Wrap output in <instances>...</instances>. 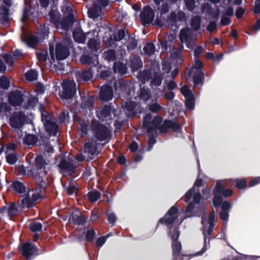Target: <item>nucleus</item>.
<instances>
[{
    "label": "nucleus",
    "mask_w": 260,
    "mask_h": 260,
    "mask_svg": "<svg viewBox=\"0 0 260 260\" xmlns=\"http://www.w3.org/2000/svg\"><path fill=\"white\" fill-rule=\"evenodd\" d=\"M13 186L15 190L19 193H23L25 190L24 185L19 181L14 182Z\"/></svg>",
    "instance_id": "nucleus-49"
},
{
    "label": "nucleus",
    "mask_w": 260,
    "mask_h": 260,
    "mask_svg": "<svg viewBox=\"0 0 260 260\" xmlns=\"http://www.w3.org/2000/svg\"><path fill=\"white\" fill-rule=\"evenodd\" d=\"M50 21L54 24L56 29L67 31L72 27L74 21L72 14L69 15L61 20H59V13L57 11L52 10L49 13Z\"/></svg>",
    "instance_id": "nucleus-5"
},
{
    "label": "nucleus",
    "mask_w": 260,
    "mask_h": 260,
    "mask_svg": "<svg viewBox=\"0 0 260 260\" xmlns=\"http://www.w3.org/2000/svg\"><path fill=\"white\" fill-rule=\"evenodd\" d=\"M0 20L4 22L8 20V9L0 2Z\"/></svg>",
    "instance_id": "nucleus-38"
},
{
    "label": "nucleus",
    "mask_w": 260,
    "mask_h": 260,
    "mask_svg": "<svg viewBox=\"0 0 260 260\" xmlns=\"http://www.w3.org/2000/svg\"><path fill=\"white\" fill-rule=\"evenodd\" d=\"M88 35L91 36L88 42V46L92 51H96L98 50L99 46V39H98V33L94 30L91 32H88Z\"/></svg>",
    "instance_id": "nucleus-25"
},
{
    "label": "nucleus",
    "mask_w": 260,
    "mask_h": 260,
    "mask_svg": "<svg viewBox=\"0 0 260 260\" xmlns=\"http://www.w3.org/2000/svg\"><path fill=\"white\" fill-rule=\"evenodd\" d=\"M6 160L8 163L13 165L16 162L17 156L14 153H6Z\"/></svg>",
    "instance_id": "nucleus-50"
},
{
    "label": "nucleus",
    "mask_w": 260,
    "mask_h": 260,
    "mask_svg": "<svg viewBox=\"0 0 260 260\" xmlns=\"http://www.w3.org/2000/svg\"><path fill=\"white\" fill-rule=\"evenodd\" d=\"M46 165L43 156L40 155L36 157L35 166L29 170L30 172L29 174L34 177L39 187L27 191L26 197L18 205L21 211H23L25 208L32 207L35 201L44 198L46 185L45 176L46 174L45 170Z\"/></svg>",
    "instance_id": "nucleus-1"
},
{
    "label": "nucleus",
    "mask_w": 260,
    "mask_h": 260,
    "mask_svg": "<svg viewBox=\"0 0 260 260\" xmlns=\"http://www.w3.org/2000/svg\"><path fill=\"white\" fill-rule=\"evenodd\" d=\"M142 66L140 58L138 57H133L131 60V68L133 70H137Z\"/></svg>",
    "instance_id": "nucleus-42"
},
{
    "label": "nucleus",
    "mask_w": 260,
    "mask_h": 260,
    "mask_svg": "<svg viewBox=\"0 0 260 260\" xmlns=\"http://www.w3.org/2000/svg\"><path fill=\"white\" fill-rule=\"evenodd\" d=\"M22 31L21 36L22 41L25 42L28 46L30 47H34L41 40L47 38L49 33V27L46 25L43 26L41 32L39 34V37L27 34L23 30Z\"/></svg>",
    "instance_id": "nucleus-8"
},
{
    "label": "nucleus",
    "mask_w": 260,
    "mask_h": 260,
    "mask_svg": "<svg viewBox=\"0 0 260 260\" xmlns=\"http://www.w3.org/2000/svg\"><path fill=\"white\" fill-rule=\"evenodd\" d=\"M162 82V77L160 75H155L151 81V85L156 86L160 85Z\"/></svg>",
    "instance_id": "nucleus-56"
},
{
    "label": "nucleus",
    "mask_w": 260,
    "mask_h": 260,
    "mask_svg": "<svg viewBox=\"0 0 260 260\" xmlns=\"http://www.w3.org/2000/svg\"><path fill=\"white\" fill-rule=\"evenodd\" d=\"M193 209H194V204L192 203H189L185 210L186 216L182 217L179 213L178 208L173 206L159 220L161 223L170 228V236L172 241L174 260H177L182 248L181 243L177 241L180 236L178 226L182 223L184 218L194 215L191 212Z\"/></svg>",
    "instance_id": "nucleus-2"
},
{
    "label": "nucleus",
    "mask_w": 260,
    "mask_h": 260,
    "mask_svg": "<svg viewBox=\"0 0 260 260\" xmlns=\"http://www.w3.org/2000/svg\"><path fill=\"white\" fill-rule=\"evenodd\" d=\"M231 204L230 203L225 201L223 202L221 205V211L220 213L221 219L224 221H227L229 218L228 211L230 209Z\"/></svg>",
    "instance_id": "nucleus-31"
},
{
    "label": "nucleus",
    "mask_w": 260,
    "mask_h": 260,
    "mask_svg": "<svg viewBox=\"0 0 260 260\" xmlns=\"http://www.w3.org/2000/svg\"><path fill=\"white\" fill-rule=\"evenodd\" d=\"M62 90L59 96L62 100L72 98L76 92V85L74 80H65L61 83Z\"/></svg>",
    "instance_id": "nucleus-9"
},
{
    "label": "nucleus",
    "mask_w": 260,
    "mask_h": 260,
    "mask_svg": "<svg viewBox=\"0 0 260 260\" xmlns=\"http://www.w3.org/2000/svg\"><path fill=\"white\" fill-rule=\"evenodd\" d=\"M97 148L98 144L96 142L92 139H90L85 144L84 151L85 153H87L88 155H98V152Z\"/></svg>",
    "instance_id": "nucleus-27"
},
{
    "label": "nucleus",
    "mask_w": 260,
    "mask_h": 260,
    "mask_svg": "<svg viewBox=\"0 0 260 260\" xmlns=\"http://www.w3.org/2000/svg\"><path fill=\"white\" fill-rule=\"evenodd\" d=\"M149 109L152 112H157L162 109L161 106L157 103H155L148 105Z\"/></svg>",
    "instance_id": "nucleus-57"
},
{
    "label": "nucleus",
    "mask_w": 260,
    "mask_h": 260,
    "mask_svg": "<svg viewBox=\"0 0 260 260\" xmlns=\"http://www.w3.org/2000/svg\"><path fill=\"white\" fill-rule=\"evenodd\" d=\"M185 14L182 11H178L177 12H172L169 18V21L172 22L177 21H181L185 19Z\"/></svg>",
    "instance_id": "nucleus-32"
},
{
    "label": "nucleus",
    "mask_w": 260,
    "mask_h": 260,
    "mask_svg": "<svg viewBox=\"0 0 260 260\" xmlns=\"http://www.w3.org/2000/svg\"><path fill=\"white\" fill-rule=\"evenodd\" d=\"M117 112V110H113L110 106H106L99 109L97 111V116L101 120L105 121L109 125L116 116Z\"/></svg>",
    "instance_id": "nucleus-11"
},
{
    "label": "nucleus",
    "mask_w": 260,
    "mask_h": 260,
    "mask_svg": "<svg viewBox=\"0 0 260 260\" xmlns=\"http://www.w3.org/2000/svg\"><path fill=\"white\" fill-rule=\"evenodd\" d=\"M63 187L67 188V192L70 195L76 194L78 187L75 182L70 181L63 185Z\"/></svg>",
    "instance_id": "nucleus-34"
},
{
    "label": "nucleus",
    "mask_w": 260,
    "mask_h": 260,
    "mask_svg": "<svg viewBox=\"0 0 260 260\" xmlns=\"http://www.w3.org/2000/svg\"><path fill=\"white\" fill-rule=\"evenodd\" d=\"M106 215L109 223H111L112 225L114 224L117 219L115 214L112 211H108Z\"/></svg>",
    "instance_id": "nucleus-55"
},
{
    "label": "nucleus",
    "mask_w": 260,
    "mask_h": 260,
    "mask_svg": "<svg viewBox=\"0 0 260 260\" xmlns=\"http://www.w3.org/2000/svg\"><path fill=\"white\" fill-rule=\"evenodd\" d=\"M25 120V116L23 113L20 112H16L10 118V124L13 128H18L24 124Z\"/></svg>",
    "instance_id": "nucleus-21"
},
{
    "label": "nucleus",
    "mask_w": 260,
    "mask_h": 260,
    "mask_svg": "<svg viewBox=\"0 0 260 260\" xmlns=\"http://www.w3.org/2000/svg\"><path fill=\"white\" fill-rule=\"evenodd\" d=\"M8 102L14 107H19L23 102L21 92L18 90L11 92L9 94Z\"/></svg>",
    "instance_id": "nucleus-22"
},
{
    "label": "nucleus",
    "mask_w": 260,
    "mask_h": 260,
    "mask_svg": "<svg viewBox=\"0 0 260 260\" xmlns=\"http://www.w3.org/2000/svg\"><path fill=\"white\" fill-rule=\"evenodd\" d=\"M82 102L81 104V107L83 109L89 108L91 106L92 103V99L91 96H87L82 98Z\"/></svg>",
    "instance_id": "nucleus-45"
},
{
    "label": "nucleus",
    "mask_w": 260,
    "mask_h": 260,
    "mask_svg": "<svg viewBox=\"0 0 260 260\" xmlns=\"http://www.w3.org/2000/svg\"><path fill=\"white\" fill-rule=\"evenodd\" d=\"M92 76V74L90 71H81L77 73L76 78L77 81L79 82L82 81H86L89 80Z\"/></svg>",
    "instance_id": "nucleus-35"
},
{
    "label": "nucleus",
    "mask_w": 260,
    "mask_h": 260,
    "mask_svg": "<svg viewBox=\"0 0 260 260\" xmlns=\"http://www.w3.org/2000/svg\"><path fill=\"white\" fill-rule=\"evenodd\" d=\"M73 118L75 122L78 123L81 135L82 136L85 135L87 131V121L85 119L80 118L76 114L74 115Z\"/></svg>",
    "instance_id": "nucleus-30"
},
{
    "label": "nucleus",
    "mask_w": 260,
    "mask_h": 260,
    "mask_svg": "<svg viewBox=\"0 0 260 260\" xmlns=\"http://www.w3.org/2000/svg\"><path fill=\"white\" fill-rule=\"evenodd\" d=\"M108 237L109 236L107 235L106 236H103L98 239L96 241V245L98 247L102 246L106 242Z\"/></svg>",
    "instance_id": "nucleus-62"
},
{
    "label": "nucleus",
    "mask_w": 260,
    "mask_h": 260,
    "mask_svg": "<svg viewBox=\"0 0 260 260\" xmlns=\"http://www.w3.org/2000/svg\"><path fill=\"white\" fill-rule=\"evenodd\" d=\"M20 251L22 255L28 259H31L34 255L39 254L38 252V249L30 242H27L22 245Z\"/></svg>",
    "instance_id": "nucleus-20"
},
{
    "label": "nucleus",
    "mask_w": 260,
    "mask_h": 260,
    "mask_svg": "<svg viewBox=\"0 0 260 260\" xmlns=\"http://www.w3.org/2000/svg\"><path fill=\"white\" fill-rule=\"evenodd\" d=\"M37 141V137L33 135H27L25 136L23 140L24 144L27 145H34Z\"/></svg>",
    "instance_id": "nucleus-41"
},
{
    "label": "nucleus",
    "mask_w": 260,
    "mask_h": 260,
    "mask_svg": "<svg viewBox=\"0 0 260 260\" xmlns=\"http://www.w3.org/2000/svg\"><path fill=\"white\" fill-rule=\"evenodd\" d=\"M73 157L70 156L69 158V162L66 160L62 159L58 164V167L60 169V172L63 175L67 174L71 175L74 172L75 166H74Z\"/></svg>",
    "instance_id": "nucleus-17"
},
{
    "label": "nucleus",
    "mask_w": 260,
    "mask_h": 260,
    "mask_svg": "<svg viewBox=\"0 0 260 260\" xmlns=\"http://www.w3.org/2000/svg\"><path fill=\"white\" fill-rule=\"evenodd\" d=\"M171 69V66L169 62H164L162 64V72L163 74L168 73Z\"/></svg>",
    "instance_id": "nucleus-64"
},
{
    "label": "nucleus",
    "mask_w": 260,
    "mask_h": 260,
    "mask_svg": "<svg viewBox=\"0 0 260 260\" xmlns=\"http://www.w3.org/2000/svg\"><path fill=\"white\" fill-rule=\"evenodd\" d=\"M151 119V115L150 114H146L143 119L144 128L148 134V151L152 149L153 145L156 143L154 136L156 135L159 124L162 122V118L160 116H156L152 121Z\"/></svg>",
    "instance_id": "nucleus-3"
},
{
    "label": "nucleus",
    "mask_w": 260,
    "mask_h": 260,
    "mask_svg": "<svg viewBox=\"0 0 260 260\" xmlns=\"http://www.w3.org/2000/svg\"><path fill=\"white\" fill-rule=\"evenodd\" d=\"M137 107V105L129 99H127L125 104L122 105V109L128 116H133L136 113L138 110V109H136Z\"/></svg>",
    "instance_id": "nucleus-24"
},
{
    "label": "nucleus",
    "mask_w": 260,
    "mask_h": 260,
    "mask_svg": "<svg viewBox=\"0 0 260 260\" xmlns=\"http://www.w3.org/2000/svg\"><path fill=\"white\" fill-rule=\"evenodd\" d=\"M105 58L108 61H113L116 58V54L114 50H109L104 53Z\"/></svg>",
    "instance_id": "nucleus-51"
},
{
    "label": "nucleus",
    "mask_w": 260,
    "mask_h": 260,
    "mask_svg": "<svg viewBox=\"0 0 260 260\" xmlns=\"http://www.w3.org/2000/svg\"><path fill=\"white\" fill-rule=\"evenodd\" d=\"M10 86V82L5 76L0 77V87L4 89H8Z\"/></svg>",
    "instance_id": "nucleus-53"
},
{
    "label": "nucleus",
    "mask_w": 260,
    "mask_h": 260,
    "mask_svg": "<svg viewBox=\"0 0 260 260\" xmlns=\"http://www.w3.org/2000/svg\"><path fill=\"white\" fill-rule=\"evenodd\" d=\"M168 128H171L173 132L176 134L177 136H179L181 133L180 124L171 120L165 121L162 125H160V123H159L158 129L161 133H166L167 132Z\"/></svg>",
    "instance_id": "nucleus-16"
},
{
    "label": "nucleus",
    "mask_w": 260,
    "mask_h": 260,
    "mask_svg": "<svg viewBox=\"0 0 260 260\" xmlns=\"http://www.w3.org/2000/svg\"><path fill=\"white\" fill-rule=\"evenodd\" d=\"M203 63L196 59L194 66L192 67L191 73L193 74V80L195 86L201 85L204 79V73L202 71Z\"/></svg>",
    "instance_id": "nucleus-13"
},
{
    "label": "nucleus",
    "mask_w": 260,
    "mask_h": 260,
    "mask_svg": "<svg viewBox=\"0 0 260 260\" xmlns=\"http://www.w3.org/2000/svg\"><path fill=\"white\" fill-rule=\"evenodd\" d=\"M88 131H90L95 138L99 141L107 139L110 135L109 128L103 124L100 123L96 120H92Z\"/></svg>",
    "instance_id": "nucleus-7"
},
{
    "label": "nucleus",
    "mask_w": 260,
    "mask_h": 260,
    "mask_svg": "<svg viewBox=\"0 0 260 260\" xmlns=\"http://www.w3.org/2000/svg\"><path fill=\"white\" fill-rule=\"evenodd\" d=\"M87 34L83 32L81 28H76L73 32V36L75 41L79 44H84L85 42Z\"/></svg>",
    "instance_id": "nucleus-28"
},
{
    "label": "nucleus",
    "mask_w": 260,
    "mask_h": 260,
    "mask_svg": "<svg viewBox=\"0 0 260 260\" xmlns=\"http://www.w3.org/2000/svg\"><path fill=\"white\" fill-rule=\"evenodd\" d=\"M114 71L115 73H119L121 75L125 74L126 73V67L125 64L120 62H117L114 64Z\"/></svg>",
    "instance_id": "nucleus-36"
},
{
    "label": "nucleus",
    "mask_w": 260,
    "mask_h": 260,
    "mask_svg": "<svg viewBox=\"0 0 260 260\" xmlns=\"http://www.w3.org/2000/svg\"><path fill=\"white\" fill-rule=\"evenodd\" d=\"M69 119V113L68 111H63L60 114V121L64 123L68 122Z\"/></svg>",
    "instance_id": "nucleus-59"
},
{
    "label": "nucleus",
    "mask_w": 260,
    "mask_h": 260,
    "mask_svg": "<svg viewBox=\"0 0 260 260\" xmlns=\"http://www.w3.org/2000/svg\"><path fill=\"white\" fill-rule=\"evenodd\" d=\"M38 103V99L34 96H30L28 100L27 105L25 106L24 108L26 110H31L37 106Z\"/></svg>",
    "instance_id": "nucleus-40"
},
{
    "label": "nucleus",
    "mask_w": 260,
    "mask_h": 260,
    "mask_svg": "<svg viewBox=\"0 0 260 260\" xmlns=\"http://www.w3.org/2000/svg\"><path fill=\"white\" fill-rule=\"evenodd\" d=\"M201 174H199L198 178L194 182L193 186L185 194L184 201L186 202H188L193 196V202L195 204H198L200 200L202 199L201 194L199 192L198 189H196L197 187L200 186L202 183V180L201 178Z\"/></svg>",
    "instance_id": "nucleus-12"
},
{
    "label": "nucleus",
    "mask_w": 260,
    "mask_h": 260,
    "mask_svg": "<svg viewBox=\"0 0 260 260\" xmlns=\"http://www.w3.org/2000/svg\"><path fill=\"white\" fill-rule=\"evenodd\" d=\"M42 225L39 222H34L30 224L29 229L32 232H37L41 230Z\"/></svg>",
    "instance_id": "nucleus-54"
},
{
    "label": "nucleus",
    "mask_w": 260,
    "mask_h": 260,
    "mask_svg": "<svg viewBox=\"0 0 260 260\" xmlns=\"http://www.w3.org/2000/svg\"><path fill=\"white\" fill-rule=\"evenodd\" d=\"M3 58L9 66H12L14 62V58L12 56L7 54H4Z\"/></svg>",
    "instance_id": "nucleus-61"
},
{
    "label": "nucleus",
    "mask_w": 260,
    "mask_h": 260,
    "mask_svg": "<svg viewBox=\"0 0 260 260\" xmlns=\"http://www.w3.org/2000/svg\"><path fill=\"white\" fill-rule=\"evenodd\" d=\"M140 98L141 100L146 102L149 100L151 97L150 93L147 88H145V86L142 87L140 85V92L139 94Z\"/></svg>",
    "instance_id": "nucleus-37"
},
{
    "label": "nucleus",
    "mask_w": 260,
    "mask_h": 260,
    "mask_svg": "<svg viewBox=\"0 0 260 260\" xmlns=\"http://www.w3.org/2000/svg\"><path fill=\"white\" fill-rule=\"evenodd\" d=\"M50 54L51 59L55 60V58L58 60H61L67 58L70 55L68 48L62 43L57 44L56 46L55 56L53 53V50L50 48Z\"/></svg>",
    "instance_id": "nucleus-14"
},
{
    "label": "nucleus",
    "mask_w": 260,
    "mask_h": 260,
    "mask_svg": "<svg viewBox=\"0 0 260 260\" xmlns=\"http://www.w3.org/2000/svg\"><path fill=\"white\" fill-rule=\"evenodd\" d=\"M70 220L74 222L77 224H82L85 222L86 219L83 216H78L77 215H73L70 217Z\"/></svg>",
    "instance_id": "nucleus-46"
},
{
    "label": "nucleus",
    "mask_w": 260,
    "mask_h": 260,
    "mask_svg": "<svg viewBox=\"0 0 260 260\" xmlns=\"http://www.w3.org/2000/svg\"><path fill=\"white\" fill-rule=\"evenodd\" d=\"M125 36V31L123 29L119 30L117 34L114 37V40L116 41L121 40Z\"/></svg>",
    "instance_id": "nucleus-63"
},
{
    "label": "nucleus",
    "mask_w": 260,
    "mask_h": 260,
    "mask_svg": "<svg viewBox=\"0 0 260 260\" xmlns=\"http://www.w3.org/2000/svg\"><path fill=\"white\" fill-rule=\"evenodd\" d=\"M201 17L199 16H195L192 18L191 25L196 30H199L200 28Z\"/></svg>",
    "instance_id": "nucleus-43"
},
{
    "label": "nucleus",
    "mask_w": 260,
    "mask_h": 260,
    "mask_svg": "<svg viewBox=\"0 0 260 260\" xmlns=\"http://www.w3.org/2000/svg\"><path fill=\"white\" fill-rule=\"evenodd\" d=\"M38 76V73L34 70L28 71L25 73V78L28 81H34L37 79Z\"/></svg>",
    "instance_id": "nucleus-44"
},
{
    "label": "nucleus",
    "mask_w": 260,
    "mask_h": 260,
    "mask_svg": "<svg viewBox=\"0 0 260 260\" xmlns=\"http://www.w3.org/2000/svg\"><path fill=\"white\" fill-rule=\"evenodd\" d=\"M88 14L90 18L94 19L102 14V9L95 4L92 8L88 9Z\"/></svg>",
    "instance_id": "nucleus-33"
},
{
    "label": "nucleus",
    "mask_w": 260,
    "mask_h": 260,
    "mask_svg": "<svg viewBox=\"0 0 260 260\" xmlns=\"http://www.w3.org/2000/svg\"><path fill=\"white\" fill-rule=\"evenodd\" d=\"M101 194L96 190H93L88 193L89 200L91 202L96 201L100 197Z\"/></svg>",
    "instance_id": "nucleus-47"
},
{
    "label": "nucleus",
    "mask_w": 260,
    "mask_h": 260,
    "mask_svg": "<svg viewBox=\"0 0 260 260\" xmlns=\"http://www.w3.org/2000/svg\"><path fill=\"white\" fill-rule=\"evenodd\" d=\"M227 185L228 181L226 180H219L216 182L213 191L214 194L213 204L215 207L220 205L222 202L223 198L220 196L227 198L232 195L233 191L231 189H225Z\"/></svg>",
    "instance_id": "nucleus-6"
},
{
    "label": "nucleus",
    "mask_w": 260,
    "mask_h": 260,
    "mask_svg": "<svg viewBox=\"0 0 260 260\" xmlns=\"http://www.w3.org/2000/svg\"><path fill=\"white\" fill-rule=\"evenodd\" d=\"M40 109L41 113L42 121L47 132L50 135H56L58 131V126L55 122V119L50 115H45L42 111L41 107Z\"/></svg>",
    "instance_id": "nucleus-10"
},
{
    "label": "nucleus",
    "mask_w": 260,
    "mask_h": 260,
    "mask_svg": "<svg viewBox=\"0 0 260 260\" xmlns=\"http://www.w3.org/2000/svg\"><path fill=\"white\" fill-rule=\"evenodd\" d=\"M24 3L25 6L27 5V0H24ZM34 9H32L31 7L29 8V9H27L26 6H25V8L24 9V12H23V18H31V14L34 13Z\"/></svg>",
    "instance_id": "nucleus-52"
},
{
    "label": "nucleus",
    "mask_w": 260,
    "mask_h": 260,
    "mask_svg": "<svg viewBox=\"0 0 260 260\" xmlns=\"http://www.w3.org/2000/svg\"><path fill=\"white\" fill-rule=\"evenodd\" d=\"M180 92L185 99L186 107L190 110L193 109L194 106V97L191 89L187 86L184 85L180 89Z\"/></svg>",
    "instance_id": "nucleus-18"
},
{
    "label": "nucleus",
    "mask_w": 260,
    "mask_h": 260,
    "mask_svg": "<svg viewBox=\"0 0 260 260\" xmlns=\"http://www.w3.org/2000/svg\"><path fill=\"white\" fill-rule=\"evenodd\" d=\"M185 3L187 9L190 11L193 10L195 7L194 0H185Z\"/></svg>",
    "instance_id": "nucleus-60"
},
{
    "label": "nucleus",
    "mask_w": 260,
    "mask_h": 260,
    "mask_svg": "<svg viewBox=\"0 0 260 260\" xmlns=\"http://www.w3.org/2000/svg\"><path fill=\"white\" fill-rule=\"evenodd\" d=\"M113 96V90L111 86L108 85L103 86L100 90V99L104 101H109Z\"/></svg>",
    "instance_id": "nucleus-26"
},
{
    "label": "nucleus",
    "mask_w": 260,
    "mask_h": 260,
    "mask_svg": "<svg viewBox=\"0 0 260 260\" xmlns=\"http://www.w3.org/2000/svg\"><path fill=\"white\" fill-rule=\"evenodd\" d=\"M80 61L82 63L88 64L91 67H96L99 64L98 57L96 55L91 57L87 55H82Z\"/></svg>",
    "instance_id": "nucleus-29"
},
{
    "label": "nucleus",
    "mask_w": 260,
    "mask_h": 260,
    "mask_svg": "<svg viewBox=\"0 0 260 260\" xmlns=\"http://www.w3.org/2000/svg\"><path fill=\"white\" fill-rule=\"evenodd\" d=\"M155 47L151 43H149L144 47L143 50L146 54L151 56L155 51Z\"/></svg>",
    "instance_id": "nucleus-48"
},
{
    "label": "nucleus",
    "mask_w": 260,
    "mask_h": 260,
    "mask_svg": "<svg viewBox=\"0 0 260 260\" xmlns=\"http://www.w3.org/2000/svg\"><path fill=\"white\" fill-rule=\"evenodd\" d=\"M19 213V209L15 203H12L8 207L4 206L0 209L2 218H10L17 215Z\"/></svg>",
    "instance_id": "nucleus-19"
},
{
    "label": "nucleus",
    "mask_w": 260,
    "mask_h": 260,
    "mask_svg": "<svg viewBox=\"0 0 260 260\" xmlns=\"http://www.w3.org/2000/svg\"><path fill=\"white\" fill-rule=\"evenodd\" d=\"M235 186L239 189L243 188L246 184V181L245 179H236L235 180Z\"/></svg>",
    "instance_id": "nucleus-58"
},
{
    "label": "nucleus",
    "mask_w": 260,
    "mask_h": 260,
    "mask_svg": "<svg viewBox=\"0 0 260 260\" xmlns=\"http://www.w3.org/2000/svg\"><path fill=\"white\" fill-rule=\"evenodd\" d=\"M154 12L148 6L144 8L140 15V18L143 25L151 23L154 18Z\"/></svg>",
    "instance_id": "nucleus-23"
},
{
    "label": "nucleus",
    "mask_w": 260,
    "mask_h": 260,
    "mask_svg": "<svg viewBox=\"0 0 260 260\" xmlns=\"http://www.w3.org/2000/svg\"><path fill=\"white\" fill-rule=\"evenodd\" d=\"M214 218V212H212L210 213L208 219H206L203 217H202V223L203 226V234L204 235L205 244L201 251L197 252L195 255H201L203 254L210 247V239L207 237V234L210 236L213 233Z\"/></svg>",
    "instance_id": "nucleus-4"
},
{
    "label": "nucleus",
    "mask_w": 260,
    "mask_h": 260,
    "mask_svg": "<svg viewBox=\"0 0 260 260\" xmlns=\"http://www.w3.org/2000/svg\"><path fill=\"white\" fill-rule=\"evenodd\" d=\"M191 30L189 27H185L181 29L179 34V40L182 44H185L189 49H192L194 47V40L191 37Z\"/></svg>",
    "instance_id": "nucleus-15"
},
{
    "label": "nucleus",
    "mask_w": 260,
    "mask_h": 260,
    "mask_svg": "<svg viewBox=\"0 0 260 260\" xmlns=\"http://www.w3.org/2000/svg\"><path fill=\"white\" fill-rule=\"evenodd\" d=\"M151 76V73L149 71L146 70L139 73L138 78L142 83L145 84L146 81L149 80Z\"/></svg>",
    "instance_id": "nucleus-39"
}]
</instances>
